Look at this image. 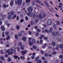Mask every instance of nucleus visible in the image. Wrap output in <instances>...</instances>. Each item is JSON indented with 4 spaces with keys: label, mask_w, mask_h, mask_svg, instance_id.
Wrapping results in <instances>:
<instances>
[{
    "label": "nucleus",
    "mask_w": 63,
    "mask_h": 63,
    "mask_svg": "<svg viewBox=\"0 0 63 63\" xmlns=\"http://www.w3.org/2000/svg\"><path fill=\"white\" fill-rule=\"evenodd\" d=\"M2 36L3 38H4L5 37V35H4V32H2Z\"/></svg>",
    "instance_id": "36"
},
{
    "label": "nucleus",
    "mask_w": 63,
    "mask_h": 63,
    "mask_svg": "<svg viewBox=\"0 0 63 63\" xmlns=\"http://www.w3.org/2000/svg\"><path fill=\"white\" fill-rule=\"evenodd\" d=\"M15 39H16L17 40V39H18V37L17 36V34L15 35Z\"/></svg>",
    "instance_id": "25"
},
{
    "label": "nucleus",
    "mask_w": 63,
    "mask_h": 63,
    "mask_svg": "<svg viewBox=\"0 0 63 63\" xmlns=\"http://www.w3.org/2000/svg\"><path fill=\"white\" fill-rule=\"evenodd\" d=\"M15 3L16 4H17L19 5H21L22 4V0H16Z\"/></svg>",
    "instance_id": "1"
},
{
    "label": "nucleus",
    "mask_w": 63,
    "mask_h": 63,
    "mask_svg": "<svg viewBox=\"0 0 63 63\" xmlns=\"http://www.w3.org/2000/svg\"><path fill=\"white\" fill-rule=\"evenodd\" d=\"M7 61L8 62H10V61H12V60L11 58H9L8 59Z\"/></svg>",
    "instance_id": "40"
},
{
    "label": "nucleus",
    "mask_w": 63,
    "mask_h": 63,
    "mask_svg": "<svg viewBox=\"0 0 63 63\" xmlns=\"http://www.w3.org/2000/svg\"><path fill=\"white\" fill-rule=\"evenodd\" d=\"M14 4V0H11L10 2V5L11 6H13V5Z\"/></svg>",
    "instance_id": "11"
},
{
    "label": "nucleus",
    "mask_w": 63,
    "mask_h": 63,
    "mask_svg": "<svg viewBox=\"0 0 63 63\" xmlns=\"http://www.w3.org/2000/svg\"><path fill=\"white\" fill-rule=\"evenodd\" d=\"M26 2L27 4H29L30 2V0H26Z\"/></svg>",
    "instance_id": "17"
},
{
    "label": "nucleus",
    "mask_w": 63,
    "mask_h": 63,
    "mask_svg": "<svg viewBox=\"0 0 63 63\" xmlns=\"http://www.w3.org/2000/svg\"><path fill=\"white\" fill-rule=\"evenodd\" d=\"M56 35L57 36H59V32H56Z\"/></svg>",
    "instance_id": "57"
},
{
    "label": "nucleus",
    "mask_w": 63,
    "mask_h": 63,
    "mask_svg": "<svg viewBox=\"0 0 63 63\" xmlns=\"http://www.w3.org/2000/svg\"><path fill=\"white\" fill-rule=\"evenodd\" d=\"M57 25H58V24L59 25H60V22H59L58 21V20L57 21Z\"/></svg>",
    "instance_id": "46"
},
{
    "label": "nucleus",
    "mask_w": 63,
    "mask_h": 63,
    "mask_svg": "<svg viewBox=\"0 0 63 63\" xmlns=\"http://www.w3.org/2000/svg\"><path fill=\"white\" fill-rule=\"evenodd\" d=\"M42 54H44V52L42 50H40Z\"/></svg>",
    "instance_id": "58"
},
{
    "label": "nucleus",
    "mask_w": 63,
    "mask_h": 63,
    "mask_svg": "<svg viewBox=\"0 0 63 63\" xmlns=\"http://www.w3.org/2000/svg\"><path fill=\"white\" fill-rule=\"evenodd\" d=\"M1 28L2 31H4L5 30V28L3 25H2L1 26Z\"/></svg>",
    "instance_id": "5"
},
{
    "label": "nucleus",
    "mask_w": 63,
    "mask_h": 63,
    "mask_svg": "<svg viewBox=\"0 0 63 63\" xmlns=\"http://www.w3.org/2000/svg\"><path fill=\"white\" fill-rule=\"evenodd\" d=\"M10 35H8L6 37V39L7 40H8L9 39H10Z\"/></svg>",
    "instance_id": "20"
},
{
    "label": "nucleus",
    "mask_w": 63,
    "mask_h": 63,
    "mask_svg": "<svg viewBox=\"0 0 63 63\" xmlns=\"http://www.w3.org/2000/svg\"><path fill=\"white\" fill-rule=\"evenodd\" d=\"M16 48L17 49L18 51H19V50H20V48H19V47H16Z\"/></svg>",
    "instance_id": "34"
},
{
    "label": "nucleus",
    "mask_w": 63,
    "mask_h": 63,
    "mask_svg": "<svg viewBox=\"0 0 63 63\" xmlns=\"http://www.w3.org/2000/svg\"><path fill=\"white\" fill-rule=\"evenodd\" d=\"M38 17V16H33V17L32 18H33V19H34V18H36V17Z\"/></svg>",
    "instance_id": "55"
},
{
    "label": "nucleus",
    "mask_w": 63,
    "mask_h": 63,
    "mask_svg": "<svg viewBox=\"0 0 63 63\" xmlns=\"http://www.w3.org/2000/svg\"><path fill=\"white\" fill-rule=\"evenodd\" d=\"M8 54L9 55H11V54H13V52H9V53H8Z\"/></svg>",
    "instance_id": "33"
},
{
    "label": "nucleus",
    "mask_w": 63,
    "mask_h": 63,
    "mask_svg": "<svg viewBox=\"0 0 63 63\" xmlns=\"http://www.w3.org/2000/svg\"><path fill=\"white\" fill-rule=\"evenodd\" d=\"M16 16H14L12 17V19H14L15 18H16Z\"/></svg>",
    "instance_id": "61"
},
{
    "label": "nucleus",
    "mask_w": 63,
    "mask_h": 63,
    "mask_svg": "<svg viewBox=\"0 0 63 63\" xmlns=\"http://www.w3.org/2000/svg\"><path fill=\"white\" fill-rule=\"evenodd\" d=\"M44 63H47V61H45L44 62Z\"/></svg>",
    "instance_id": "64"
},
{
    "label": "nucleus",
    "mask_w": 63,
    "mask_h": 63,
    "mask_svg": "<svg viewBox=\"0 0 63 63\" xmlns=\"http://www.w3.org/2000/svg\"><path fill=\"white\" fill-rule=\"evenodd\" d=\"M29 44L30 46H32L33 45V43L31 41L29 42Z\"/></svg>",
    "instance_id": "15"
},
{
    "label": "nucleus",
    "mask_w": 63,
    "mask_h": 63,
    "mask_svg": "<svg viewBox=\"0 0 63 63\" xmlns=\"http://www.w3.org/2000/svg\"><path fill=\"white\" fill-rule=\"evenodd\" d=\"M53 27L55 29H57V28H56V26L55 23H53Z\"/></svg>",
    "instance_id": "10"
},
{
    "label": "nucleus",
    "mask_w": 63,
    "mask_h": 63,
    "mask_svg": "<svg viewBox=\"0 0 63 63\" xmlns=\"http://www.w3.org/2000/svg\"><path fill=\"white\" fill-rule=\"evenodd\" d=\"M59 47L60 48H63V44H62L59 45Z\"/></svg>",
    "instance_id": "13"
},
{
    "label": "nucleus",
    "mask_w": 63,
    "mask_h": 63,
    "mask_svg": "<svg viewBox=\"0 0 63 63\" xmlns=\"http://www.w3.org/2000/svg\"><path fill=\"white\" fill-rule=\"evenodd\" d=\"M4 19V17L3 16H0V20H3Z\"/></svg>",
    "instance_id": "12"
},
{
    "label": "nucleus",
    "mask_w": 63,
    "mask_h": 63,
    "mask_svg": "<svg viewBox=\"0 0 63 63\" xmlns=\"http://www.w3.org/2000/svg\"><path fill=\"white\" fill-rule=\"evenodd\" d=\"M51 22V20H50V19H48V20L47 22L49 25H51V24H52Z\"/></svg>",
    "instance_id": "6"
},
{
    "label": "nucleus",
    "mask_w": 63,
    "mask_h": 63,
    "mask_svg": "<svg viewBox=\"0 0 63 63\" xmlns=\"http://www.w3.org/2000/svg\"><path fill=\"white\" fill-rule=\"evenodd\" d=\"M38 16L37 17H39L40 19H42L43 18V16Z\"/></svg>",
    "instance_id": "24"
},
{
    "label": "nucleus",
    "mask_w": 63,
    "mask_h": 63,
    "mask_svg": "<svg viewBox=\"0 0 63 63\" xmlns=\"http://www.w3.org/2000/svg\"><path fill=\"white\" fill-rule=\"evenodd\" d=\"M45 31L46 32H47V33H48V30H47L45 29Z\"/></svg>",
    "instance_id": "60"
},
{
    "label": "nucleus",
    "mask_w": 63,
    "mask_h": 63,
    "mask_svg": "<svg viewBox=\"0 0 63 63\" xmlns=\"http://www.w3.org/2000/svg\"><path fill=\"white\" fill-rule=\"evenodd\" d=\"M45 4L46 5H47V7H49V5L48 4V3H47V2H46Z\"/></svg>",
    "instance_id": "44"
},
{
    "label": "nucleus",
    "mask_w": 63,
    "mask_h": 63,
    "mask_svg": "<svg viewBox=\"0 0 63 63\" xmlns=\"http://www.w3.org/2000/svg\"><path fill=\"white\" fill-rule=\"evenodd\" d=\"M31 58L32 59H34L35 58V56H32L31 57Z\"/></svg>",
    "instance_id": "49"
},
{
    "label": "nucleus",
    "mask_w": 63,
    "mask_h": 63,
    "mask_svg": "<svg viewBox=\"0 0 63 63\" xmlns=\"http://www.w3.org/2000/svg\"><path fill=\"white\" fill-rule=\"evenodd\" d=\"M25 18L26 19V20H28V18L27 16Z\"/></svg>",
    "instance_id": "59"
},
{
    "label": "nucleus",
    "mask_w": 63,
    "mask_h": 63,
    "mask_svg": "<svg viewBox=\"0 0 63 63\" xmlns=\"http://www.w3.org/2000/svg\"><path fill=\"white\" fill-rule=\"evenodd\" d=\"M34 28L35 29H38V26H35L34 27Z\"/></svg>",
    "instance_id": "63"
},
{
    "label": "nucleus",
    "mask_w": 63,
    "mask_h": 63,
    "mask_svg": "<svg viewBox=\"0 0 63 63\" xmlns=\"http://www.w3.org/2000/svg\"><path fill=\"white\" fill-rule=\"evenodd\" d=\"M37 32H38L39 33L41 32V30L40 29H37Z\"/></svg>",
    "instance_id": "48"
},
{
    "label": "nucleus",
    "mask_w": 63,
    "mask_h": 63,
    "mask_svg": "<svg viewBox=\"0 0 63 63\" xmlns=\"http://www.w3.org/2000/svg\"><path fill=\"white\" fill-rule=\"evenodd\" d=\"M27 14V16H36L35 14H33V13L32 12H28Z\"/></svg>",
    "instance_id": "2"
},
{
    "label": "nucleus",
    "mask_w": 63,
    "mask_h": 63,
    "mask_svg": "<svg viewBox=\"0 0 63 63\" xmlns=\"http://www.w3.org/2000/svg\"><path fill=\"white\" fill-rule=\"evenodd\" d=\"M20 48L22 50H24V47H23V46H22L20 47Z\"/></svg>",
    "instance_id": "37"
},
{
    "label": "nucleus",
    "mask_w": 63,
    "mask_h": 63,
    "mask_svg": "<svg viewBox=\"0 0 63 63\" xmlns=\"http://www.w3.org/2000/svg\"><path fill=\"white\" fill-rule=\"evenodd\" d=\"M52 35H53V36H56V34H55V32H53V33L52 34Z\"/></svg>",
    "instance_id": "54"
},
{
    "label": "nucleus",
    "mask_w": 63,
    "mask_h": 63,
    "mask_svg": "<svg viewBox=\"0 0 63 63\" xmlns=\"http://www.w3.org/2000/svg\"><path fill=\"white\" fill-rule=\"evenodd\" d=\"M59 57H60V58H61V59H62V58H63V56H62V55H60Z\"/></svg>",
    "instance_id": "41"
},
{
    "label": "nucleus",
    "mask_w": 63,
    "mask_h": 63,
    "mask_svg": "<svg viewBox=\"0 0 63 63\" xmlns=\"http://www.w3.org/2000/svg\"><path fill=\"white\" fill-rule=\"evenodd\" d=\"M15 14V12H10V15L11 16H13Z\"/></svg>",
    "instance_id": "19"
},
{
    "label": "nucleus",
    "mask_w": 63,
    "mask_h": 63,
    "mask_svg": "<svg viewBox=\"0 0 63 63\" xmlns=\"http://www.w3.org/2000/svg\"><path fill=\"white\" fill-rule=\"evenodd\" d=\"M32 48L34 49H37V47L35 46H32Z\"/></svg>",
    "instance_id": "22"
},
{
    "label": "nucleus",
    "mask_w": 63,
    "mask_h": 63,
    "mask_svg": "<svg viewBox=\"0 0 63 63\" xmlns=\"http://www.w3.org/2000/svg\"><path fill=\"white\" fill-rule=\"evenodd\" d=\"M6 52H8V53H9L10 52V49H8L7 50V51H6Z\"/></svg>",
    "instance_id": "52"
},
{
    "label": "nucleus",
    "mask_w": 63,
    "mask_h": 63,
    "mask_svg": "<svg viewBox=\"0 0 63 63\" xmlns=\"http://www.w3.org/2000/svg\"><path fill=\"white\" fill-rule=\"evenodd\" d=\"M27 50H26L24 51H21V52L22 53L21 55H24L26 53H27Z\"/></svg>",
    "instance_id": "4"
},
{
    "label": "nucleus",
    "mask_w": 63,
    "mask_h": 63,
    "mask_svg": "<svg viewBox=\"0 0 63 63\" xmlns=\"http://www.w3.org/2000/svg\"><path fill=\"white\" fill-rule=\"evenodd\" d=\"M16 47H14V49H13V51L15 53L16 52Z\"/></svg>",
    "instance_id": "45"
},
{
    "label": "nucleus",
    "mask_w": 63,
    "mask_h": 63,
    "mask_svg": "<svg viewBox=\"0 0 63 63\" xmlns=\"http://www.w3.org/2000/svg\"><path fill=\"white\" fill-rule=\"evenodd\" d=\"M3 8H6V4H3Z\"/></svg>",
    "instance_id": "38"
},
{
    "label": "nucleus",
    "mask_w": 63,
    "mask_h": 63,
    "mask_svg": "<svg viewBox=\"0 0 63 63\" xmlns=\"http://www.w3.org/2000/svg\"><path fill=\"white\" fill-rule=\"evenodd\" d=\"M0 59L1 60H5V59H4V57L3 56H1L0 57Z\"/></svg>",
    "instance_id": "28"
},
{
    "label": "nucleus",
    "mask_w": 63,
    "mask_h": 63,
    "mask_svg": "<svg viewBox=\"0 0 63 63\" xmlns=\"http://www.w3.org/2000/svg\"><path fill=\"white\" fill-rule=\"evenodd\" d=\"M42 13L43 14H44V15H43V14L42 13H39V15L38 16H46V14L45 13Z\"/></svg>",
    "instance_id": "8"
},
{
    "label": "nucleus",
    "mask_w": 63,
    "mask_h": 63,
    "mask_svg": "<svg viewBox=\"0 0 63 63\" xmlns=\"http://www.w3.org/2000/svg\"><path fill=\"white\" fill-rule=\"evenodd\" d=\"M35 20L36 23H38V22L39 21H38V19H35Z\"/></svg>",
    "instance_id": "39"
},
{
    "label": "nucleus",
    "mask_w": 63,
    "mask_h": 63,
    "mask_svg": "<svg viewBox=\"0 0 63 63\" xmlns=\"http://www.w3.org/2000/svg\"><path fill=\"white\" fill-rule=\"evenodd\" d=\"M14 57L15 59H17L18 58V56H14Z\"/></svg>",
    "instance_id": "31"
},
{
    "label": "nucleus",
    "mask_w": 63,
    "mask_h": 63,
    "mask_svg": "<svg viewBox=\"0 0 63 63\" xmlns=\"http://www.w3.org/2000/svg\"><path fill=\"white\" fill-rule=\"evenodd\" d=\"M16 28L17 30H19V28H20V27L18 25H17L16 26Z\"/></svg>",
    "instance_id": "26"
},
{
    "label": "nucleus",
    "mask_w": 63,
    "mask_h": 63,
    "mask_svg": "<svg viewBox=\"0 0 63 63\" xmlns=\"http://www.w3.org/2000/svg\"><path fill=\"white\" fill-rule=\"evenodd\" d=\"M9 32H5V34L6 35H9Z\"/></svg>",
    "instance_id": "47"
},
{
    "label": "nucleus",
    "mask_w": 63,
    "mask_h": 63,
    "mask_svg": "<svg viewBox=\"0 0 63 63\" xmlns=\"http://www.w3.org/2000/svg\"><path fill=\"white\" fill-rule=\"evenodd\" d=\"M48 33H51L52 34L53 33V32L51 30H49L48 31Z\"/></svg>",
    "instance_id": "35"
},
{
    "label": "nucleus",
    "mask_w": 63,
    "mask_h": 63,
    "mask_svg": "<svg viewBox=\"0 0 63 63\" xmlns=\"http://www.w3.org/2000/svg\"><path fill=\"white\" fill-rule=\"evenodd\" d=\"M22 40H23V41H26V39L25 37H24L22 38Z\"/></svg>",
    "instance_id": "14"
},
{
    "label": "nucleus",
    "mask_w": 63,
    "mask_h": 63,
    "mask_svg": "<svg viewBox=\"0 0 63 63\" xmlns=\"http://www.w3.org/2000/svg\"><path fill=\"white\" fill-rule=\"evenodd\" d=\"M42 59L44 60H45V58L44 57H42Z\"/></svg>",
    "instance_id": "62"
},
{
    "label": "nucleus",
    "mask_w": 63,
    "mask_h": 63,
    "mask_svg": "<svg viewBox=\"0 0 63 63\" xmlns=\"http://www.w3.org/2000/svg\"><path fill=\"white\" fill-rule=\"evenodd\" d=\"M36 2H38V3H39V4L41 5V6H43V5H44V4H42V3H41V1L40 0H36Z\"/></svg>",
    "instance_id": "7"
},
{
    "label": "nucleus",
    "mask_w": 63,
    "mask_h": 63,
    "mask_svg": "<svg viewBox=\"0 0 63 63\" xmlns=\"http://www.w3.org/2000/svg\"><path fill=\"white\" fill-rule=\"evenodd\" d=\"M44 46H43V48L44 49L46 47V46H47V43H45L44 44Z\"/></svg>",
    "instance_id": "9"
},
{
    "label": "nucleus",
    "mask_w": 63,
    "mask_h": 63,
    "mask_svg": "<svg viewBox=\"0 0 63 63\" xmlns=\"http://www.w3.org/2000/svg\"><path fill=\"white\" fill-rule=\"evenodd\" d=\"M18 46H22V43L21 42H19L18 43Z\"/></svg>",
    "instance_id": "27"
},
{
    "label": "nucleus",
    "mask_w": 63,
    "mask_h": 63,
    "mask_svg": "<svg viewBox=\"0 0 63 63\" xmlns=\"http://www.w3.org/2000/svg\"><path fill=\"white\" fill-rule=\"evenodd\" d=\"M22 34L21 33H19L18 34V36L19 37L20 36H22Z\"/></svg>",
    "instance_id": "32"
},
{
    "label": "nucleus",
    "mask_w": 63,
    "mask_h": 63,
    "mask_svg": "<svg viewBox=\"0 0 63 63\" xmlns=\"http://www.w3.org/2000/svg\"><path fill=\"white\" fill-rule=\"evenodd\" d=\"M39 58H40L39 56L35 58V61H37Z\"/></svg>",
    "instance_id": "30"
},
{
    "label": "nucleus",
    "mask_w": 63,
    "mask_h": 63,
    "mask_svg": "<svg viewBox=\"0 0 63 63\" xmlns=\"http://www.w3.org/2000/svg\"><path fill=\"white\" fill-rule=\"evenodd\" d=\"M31 24L32 25H33L34 24V22H33V21H31Z\"/></svg>",
    "instance_id": "53"
},
{
    "label": "nucleus",
    "mask_w": 63,
    "mask_h": 63,
    "mask_svg": "<svg viewBox=\"0 0 63 63\" xmlns=\"http://www.w3.org/2000/svg\"><path fill=\"white\" fill-rule=\"evenodd\" d=\"M24 21V20H23V19H21L20 20V22H23Z\"/></svg>",
    "instance_id": "56"
},
{
    "label": "nucleus",
    "mask_w": 63,
    "mask_h": 63,
    "mask_svg": "<svg viewBox=\"0 0 63 63\" xmlns=\"http://www.w3.org/2000/svg\"><path fill=\"white\" fill-rule=\"evenodd\" d=\"M33 11V8L31 6H29L28 9V11L29 12H31Z\"/></svg>",
    "instance_id": "3"
},
{
    "label": "nucleus",
    "mask_w": 63,
    "mask_h": 63,
    "mask_svg": "<svg viewBox=\"0 0 63 63\" xmlns=\"http://www.w3.org/2000/svg\"><path fill=\"white\" fill-rule=\"evenodd\" d=\"M35 35L36 36H39V34L38 32H36V33Z\"/></svg>",
    "instance_id": "51"
},
{
    "label": "nucleus",
    "mask_w": 63,
    "mask_h": 63,
    "mask_svg": "<svg viewBox=\"0 0 63 63\" xmlns=\"http://www.w3.org/2000/svg\"><path fill=\"white\" fill-rule=\"evenodd\" d=\"M57 47H56V49L57 50H59V48L58 47V46H57Z\"/></svg>",
    "instance_id": "50"
},
{
    "label": "nucleus",
    "mask_w": 63,
    "mask_h": 63,
    "mask_svg": "<svg viewBox=\"0 0 63 63\" xmlns=\"http://www.w3.org/2000/svg\"><path fill=\"white\" fill-rule=\"evenodd\" d=\"M52 44L53 46H55V43L54 41L52 42Z\"/></svg>",
    "instance_id": "18"
},
{
    "label": "nucleus",
    "mask_w": 63,
    "mask_h": 63,
    "mask_svg": "<svg viewBox=\"0 0 63 63\" xmlns=\"http://www.w3.org/2000/svg\"><path fill=\"white\" fill-rule=\"evenodd\" d=\"M32 42L33 43H36V40H35V39H32Z\"/></svg>",
    "instance_id": "23"
},
{
    "label": "nucleus",
    "mask_w": 63,
    "mask_h": 63,
    "mask_svg": "<svg viewBox=\"0 0 63 63\" xmlns=\"http://www.w3.org/2000/svg\"><path fill=\"white\" fill-rule=\"evenodd\" d=\"M56 54V52L54 51L51 53V54Z\"/></svg>",
    "instance_id": "42"
},
{
    "label": "nucleus",
    "mask_w": 63,
    "mask_h": 63,
    "mask_svg": "<svg viewBox=\"0 0 63 63\" xmlns=\"http://www.w3.org/2000/svg\"><path fill=\"white\" fill-rule=\"evenodd\" d=\"M37 63H42V61L40 60H38L37 61Z\"/></svg>",
    "instance_id": "16"
},
{
    "label": "nucleus",
    "mask_w": 63,
    "mask_h": 63,
    "mask_svg": "<svg viewBox=\"0 0 63 63\" xmlns=\"http://www.w3.org/2000/svg\"><path fill=\"white\" fill-rule=\"evenodd\" d=\"M45 57H47L48 56V54L47 53L45 54Z\"/></svg>",
    "instance_id": "43"
},
{
    "label": "nucleus",
    "mask_w": 63,
    "mask_h": 63,
    "mask_svg": "<svg viewBox=\"0 0 63 63\" xmlns=\"http://www.w3.org/2000/svg\"><path fill=\"white\" fill-rule=\"evenodd\" d=\"M20 58L21 59H22V58H23V60H24L25 59V58L23 56H21L20 57Z\"/></svg>",
    "instance_id": "29"
},
{
    "label": "nucleus",
    "mask_w": 63,
    "mask_h": 63,
    "mask_svg": "<svg viewBox=\"0 0 63 63\" xmlns=\"http://www.w3.org/2000/svg\"><path fill=\"white\" fill-rule=\"evenodd\" d=\"M7 17L8 19L10 20L12 18V16H8Z\"/></svg>",
    "instance_id": "21"
}]
</instances>
